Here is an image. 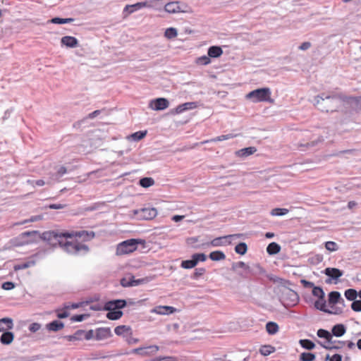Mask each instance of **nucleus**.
I'll return each instance as SVG.
<instances>
[{
	"mask_svg": "<svg viewBox=\"0 0 361 361\" xmlns=\"http://www.w3.org/2000/svg\"><path fill=\"white\" fill-rule=\"evenodd\" d=\"M43 239L50 243H58L66 252L70 254H87L89 247L83 242L88 240L90 234L86 231L72 232L47 231L42 234Z\"/></svg>",
	"mask_w": 361,
	"mask_h": 361,
	"instance_id": "obj_1",
	"label": "nucleus"
},
{
	"mask_svg": "<svg viewBox=\"0 0 361 361\" xmlns=\"http://www.w3.org/2000/svg\"><path fill=\"white\" fill-rule=\"evenodd\" d=\"M347 97L342 94H335L331 95H322L316 96L314 99V104L322 111L333 112L336 111L338 106L336 104V100H341L345 102Z\"/></svg>",
	"mask_w": 361,
	"mask_h": 361,
	"instance_id": "obj_2",
	"label": "nucleus"
},
{
	"mask_svg": "<svg viewBox=\"0 0 361 361\" xmlns=\"http://www.w3.org/2000/svg\"><path fill=\"white\" fill-rule=\"evenodd\" d=\"M126 305V301L124 300H114L108 301L105 303L104 309L108 310L106 317L110 320L119 319L123 312L120 309L123 308Z\"/></svg>",
	"mask_w": 361,
	"mask_h": 361,
	"instance_id": "obj_3",
	"label": "nucleus"
},
{
	"mask_svg": "<svg viewBox=\"0 0 361 361\" xmlns=\"http://www.w3.org/2000/svg\"><path fill=\"white\" fill-rule=\"evenodd\" d=\"M271 92L269 87L257 89L246 94V99H250L254 103L267 102L274 103L271 97Z\"/></svg>",
	"mask_w": 361,
	"mask_h": 361,
	"instance_id": "obj_4",
	"label": "nucleus"
},
{
	"mask_svg": "<svg viewBox=\"0 0 361 361\" xmlns=\"http://www.w3.org/2000/svg\"><path fill=\"white\" fill-rule=\"evenodd\" d=\"M37 231H26L22 233L16 238H12L9 241L10 246L20 247L25 245H28L34 242L33 236L36 235Z\"/></svg>",
	"mask_w": 361,
	"mask_h": 361,
	"instance_id": "obj_5",
	"label": "nucleus"
},
{
	"mask_svg": "<svg viewBox=\"0 0 361 361\" xmlns=\"http://www.w3.org/2000/svg\"><path fill=\"white\" fill-rule=\"evenodd\" d=\"M140 240L137 239H129L120 243L116 247V255H123L130 254L137 248V245Z\"/></svg>",
	"mask_w": 361,
	"mask_h": 361,
	"instance_id": "obj_6",
	"label": "nucleus"
},
{
	"mask_svg": "<svg viewBox=\"0 0 361 361\" xmlns=\"http://www.w3.org/2000/svg\"><path fill=\"white\" fill-rule=\"evenodd\" d=\"M164 10L169 13L191 12V8L188 4L179 1L167 3L164 6Z\"/></svg>",
	"mask_w": 361,
	"mask_h": 361,
	"instance_id": "obj_7",
	"label": "nucleus"
},
{
	"mask_svg": "<svg viewBox=\"0 0 361 361\" xmlns=\"http://www.w3.org/2000/svg\"><path fill=\"white\" fill-rule=\"evenodd\" d=\"M113 336L109 327H100L96 329L94 332L92 330V338L97 341H105Z\"/></svg>",
	"mask_w": 361,
	"mask_h": 361,
	"instance_id": "obj_8",
	"label": "nucleus"
},
{
	"mask_svg": "<svg viewBox=\"0 0 361 361\" xmlns=\"http://www.w3.org/2000/svg\"><path fill=\"white\" fill-rule=\"evenodd\" d=\"M207 257L203 253L194 254L192 256V259L189 260H184L181 262V267L184 269H192L194 268L199 262H204Z\"/></svg>",
	"mask_w": 361,
	"mask_h": 361,
	"instance_id": "obj_9",
	"label": "nucleus"
},
{
	"mask_svg": "<svg viewBox=\"0 0 361 361\" xmlns=\"http://www.w3.org/2000/svg\"><path fill=\"white\" fill-rule=\"evenodd\" d=\"M159 350L157 345H149L145 348H137L133 349L132 353L133 354L139 355L141 356H151L156 354Z\"/></svg>",
	"mask_w": 361,
	"mask_h": 361,
	"instance_id": "obj_10",
	"label": "nucleus"
},
{
	"mask_svg": "<svg viewBox=\"0 0 361 361\" xmlns=\"http://www.w3.org/2000/svg\"><path fill=\"white\" fill-rule=\"evenodd\" d=\"M169 106V101L165 98H157L150 101L149 107L155 111H161L167 109Z\"/></svg>",
	"mask_w": 361,
	"mask_h": 361,
	"instance_id": "obj_11",
	"label": "nucleus"
},
{
	"mask_svg": "<svg viewBox=\"0 0 361 361\" xmlns=\"http://www.w3.org/2000/svg\"><path fill=\"white\" fill-rule=\"evenodd\" d=\"M135 213L139 214L140 218L145 220L153 219L157 215V209L153 207L143 208L137 211Z\"/></svg>",
	"mask_w": 361,
	"mask_h": 361,
	"instance_id": "obj_12",
	"label": "nucleus"
},
{
	"mask_svg": "<svg viewBox=\"0 0 361 361\" xmlns=\"http://www.w3.org/2000/svg\"><path fill=\"white\" fill-rule=\"evenodd\" d=\"M242 236H243V234L238 233V234L228 235L223 236V237L216 238L210 242V245L214 247L221 246V245H224V243L223 241L224 239H233V238H240Z\"/></svg>",
	"mask_w": 361,
	"mask_h": 361,
	"instance_id": "obj_13",
	"label": "nucleus"
},
{
	"mask_svg": "<svg viewBox=\"0 0 361 361\" xmlns=\"http://www.w3.org/2000/svg\"><path fill=\"white\" fill-rule=\"evenodd\" d=\"M67 173L66 168L64 166H60L55 173H53L47 180V184L51 185L54 182L59 181L60 178Z\"/></svg>",
	"mask_w": 361,
	"mask_h": 361,
	"instance_id": "obj_14",
	"label": "nucleus"
},
{
	"mask_svg": "<svg viewBox=\"0 0 361 361\" xmlns=\"http://www.w3.org/2000/svg\"><path fill=\"white\" fill-rule=\"evenodd\" d=\"M61 43L62 46H65L68 48H74L78 46V41L74 37L64 36L61 39Z\"/></svg>",
	"mask_w": 361,
	"mask_h": 361,
	"instance_id": "obj_15",
	"label": "nucleus"
},
{
	"mask_svg": "<svg viewBox=\"0 0 361 361\" xmlns=\"http://www.w3.org/2000/svg\"><path fill=\"white\" fill-rule=\"evenodd\" d=\"M13 328V322L11 318L4 317L0 319V332L8 331Z\"/></svg>",
	"mask_w": 361,
	"mask_h": 361,
	"instance_id": "obj_16",
	"label": "nucleus"
},
{
	"mask_svg": "<svg viewBox=\"0 0 361 361\" xmlns=\"http://www.w3.org/2000/svg\"><path fill=\"white\" fill-rule=\"evenodd\" d=\"M197 105L196 102H186L177 106L175 109L176 114H181L187 110L194 109L197 108Z\"/></svg>",
	"mask_w": 361,
	"mask_h": 361,
	"instance_id": "obj_17",
	"label": "nucleus"
},
{
	"mask_svg": "<svg viewBox=\"0 0 361 361\" xmlns=\"http://www.w3.org/2000/svg\"><path fill=\"white\" fill-rule=\"evenodd\" d=\"M114 332L119 336H125L126 334L131 336L133 334L131 327L127 325H120L116 326L114 329Z\"/></svg>",
	"mask_w": 361,
	"mask_h": 361,
	"instance_id": "obj_18",
	"label": "nucleus"
},
{
	"mask_svg": "<svg viewBox=\"0 0 361 361\" xmlns=\"http://www.w3.org/2000/svg\"><path fill=\"white\" fill-rule=\"evenodd\" d=\"M150 6L147 2H138L133 5H127L124 8V11H128V13H132L135 11L140 10L145 7H149Z\"/></svg>",
	"mask_w": 361,
	"mask_h": 361,
	"instance_id": "obj_19",
	"label": "nucleus"
},
{
	"mask_svg": "<svg viewBox=\"0 0 361 361\" xmlns=\"http://www.w3.org/2000/svg\"><path fill=\"white\" fill-rule=\"evenodd\" d=\"M346 102L349 103L352 108L356 111L361 110V96L360 97H347Z\"/></svg>",
	"mask_w": 361,
	"mask_h": 361,
	"instance_id": "obj_20",
	"label": "nucleus"
},
{
	"mask_svg": "<svg viewBox=\"0 0 361 361\" xmlns=\"http://www.w3.org/2000/svg\"><path fill=\"white\" fill-rule=\"evenodd\" d=\"M175 311L176 309L171 306H158L152 310V312H155L158 314H169L173 313Z\"/></svg>",
	"mask_w": 361,
	"mask_h": 361,
	"instance_id": "obj_21",
	"label": "nucleus"
},
{
	"mask_svg": "<svg viewBox=\"0 0 361 361\" xmlns=\"http://www.w3.org/2000/svg\"><path fill=\"white\" fill-rule=\"evenodd\" d=\"M286 299H290V302H287V305H290V306H294L295 305L298 300H299V297H298V295L297 294L296 292L292 290H289L286 293Z\"/></svg>",
	"mask_w": 361,
	"mask_h": 361,
	"instance_id": "obj_22",
	"label": "nucleus"
},
{
	"mask_svg": "<svg viewBox=\"0 0 361 361\" xmlns=\"http://www.w3.org/2000/svg\"><path fill=\"white\" fill-rule=\"evenodd\" d=\"M257 152V149L255 147H249L241 149L235 152L236 156L239 157H245L253 154Z\"/></svg>",
	"mask_w": 361,
	"mask_h": 361,
	"instance_id": "obj_23",
	"label": "nucleus"
},
{
	"mask_svg": "<svg viewBox=\"0 0 361 361\" xmlns=\"http://www.w3.org/2000/svg\"><path fill=\"white\" fill-rule=\"evenodd\" d=\"M14 339V334L8 331L3 332L0 337V342L4 345H9L11 344Z\"/></svg>",
	"mask_w": 361,
	"mask_h": 361,
	"instance_id": "obj_24",
	"label": "nucleus"
},
{
	"mask_svg": "<svg viewBox=\"0 0 361 361\" xmlns=\"http://www.w3.org/2000/svg\"><path fill=\"white\" fill-rule=\"evenodd\" d=\"M324 273L326 275L335 279H338L343 275V271L336 268H326L324 270Z\"/></svg>",
	"mask_w": 361,
	"mask_h": 361,
	"instance_id": "obj_25",
	"label": "nucleus"
},
{
	"mask_svg": "<svg viewBox=\"0 0 361 361\" xmlns=\"http://www.w3.org/2000/svg\"><path fill=\"white\" fill-rule=\"evenodd\" d=\"M63 323L59 320H54L47 325V329L51 331H58L63 329Z\"/></svg>",
	"mask_w": 361,
	"mask_h": 361,
	"instance_id": "obj_26",
	"label": "nucleus"
},
{
	"mask_svg": "<svg viewBox=\"0 0 361 361\" xmlns=\"http://www.w3.org/2000/svg\"><path fill=\"white\" fill-rule=\"evenodd\" d=\"M223 50L220 47L212 46L208 49V56L212 58H217L221 56Z\"/></svg>",
	"mask_w": 361,
	"mask_h": 361,
	"instance_id": "obj_27",
	"label": "nucleus"
},
{
	"mask_svg": "<svg viewBox=\"0 0 361 361\" xmlns=\"http://www.w3.org/2000/svg\"><path fill=\"white\" fill-rule=\"evenodd\" d=\"M259 351L262 355L268 356L274 353L276 351V348L274 346L271 345H264L260 347Z\"/></svg>",
	"mask_w": 361,
	"mask_h": 361,
	"instance_id": "obj_28",
	"label": "nucleus"
},
{
	"mask_svg": "<svg viewBox=\"0 0 361 361\" xmlns=\"http://www.w3.org/2000/svg\"><path fill=\"white\" fill-rule=\"evenodd\" d=\"M318 299L314 302V307L317 310H319L321 311L327 312L326 307V302L325 300V295L322 296V298H317Z\"/></svg>",
	"mask_w": 361,
	"mask_h": 361,
	"instance_id": "obj_29",
	"label": "nucleus"
},
{
	"mask_svg": "<svg viewBox=\"0 0 361 361\" xmlns=\"http://www.w3.org/2000/svg\"><path fill=\"white\" fill-rule=\"evenodd\" d=\"M280 250H281L280 245L274 242L269 244V245L267 247V252L269 255H276V254L279 253L280 252Z\"/></svg>",
	"mask_w": 361,
	"mask_h": 361,
	"instance_id": "obj_30",
	"label": "nucleus"
},
{
	"mask_svg": "<svg viewBox=\"0 0 361 361\" xmlns=\"http://www.w3.org/2000/svg\"><path fill=\"white\" fill-rule=\"evenodd\" d=\"M345 333V328L343 324H336L332 329V334L337 337L343 336Z\"/></svg>",
	"mask_w": 361,
	"mask_h": 361,
	"instance_id": "obj_31",
	"label": "nucleus"
},
{
	"mask_svg": "<svg viewBox=\"0 0 361 361\" xmlns=\"http://www.w3.org/2000/svg\"><path fill=\"white\" fill-rule=\"evenodd\" d=\"M147 133V130L135 132L128 137V140H133L134 141H139L143 139Z\"/></svg>",
	"mask_w": 361,
	"mask_h": 361,
	"instance_id": "obj_32",
	"label": "nucleus"
},
{
	"mask_svg": "<svg viewBox=\"0 0 361 361\" xmlns=\"http://www.w3.org/2000/svg\"><path fill=\"white\" fill-rule=\"evenodd\" d=\"M209 258L213 261H219L224 259L226 255L221 251H214L209 254Z\"/></svg>",
	"mask_w": 361,
	"mask_h": 361,
	"instance_id": "obj_33",
	"label": "nucleus"
},
{
	"mask_svg": "<svg viewBox=\"0 0 361 361\" xmlns=\"http://www.w3.org/2000/svg\"><path fill=\"white\" fill-rule=\"evenodd\" d=\"M341 298V295L337 291H332L329 294V303L330 305L336 304Z\"/></svg>",
	"mask_w": 361,
	"mask_h": 361,
	"instance_id": "obj_34",
	"label": "nucleus"
},
{
	"mask_svg": "<svg viewBox=\"0 0 361 361\" xmlns=\"http://www.w3.org/2000/svg\"><path fill=\"white\" fill-rule=\"evenodd\" d=\"M299 343L303 348L307 350H312L315 347V344L309 339H300Z\"/></svg>",
	"mask_w": 361,
	"mask_h": 361,
	"instance_id": "obj_35",
	"label": "nucleus"
},
{
	"mask_svg": "<svg viewBox=\"0 0 361 361\" xmlns=\"http://www.w3.org/2000/svg\"><path fill=\"white\" fill-rule=\"evenodd\" d=\"M266 329L269 334H275L279 331V326L275 322H269L266 324Z\"/></svg>",
	"mask_w": 361,
	"mask_h": 361,
	"instance_id": "obj_36",
	"label": "nucleus"
},
{
	"mask_svg": "<svg viewBox=\"0 0 361 361\" xmlns=\"http://www.w3.org/2000/svg\"><path fill=\"white\" fill-rule=\"evenodd\" d=\"M74 20L73 18H61L59 17L53 18L51 19L50 22L54 24H65V23H72Z\"/></svg>",
	"mask_w": 361,
	"mask_h": 361,
	"instance_id": "obj_37",
	"label": "nucleus"
},
{
	"mask_svg": "<svg viewBox=\"0 0 361 361\" xmlns=\"http://www.w3.org/2000/svg\"><path fill=\"white\" fill-rule=\"evenodd\" d=\"M317 334L319 338H325L327 341V342H330L331 340L332 339L331 334L328 331L324 329H319L317 331Z\"/></svg>",
	"mask_w": 361,
	"mask_h": 361,
	"instance_id": "obj_38",
	"label": "nucleus"
},
{
	"mask_svg": "<svg viewBox=\"0 0 361 361\" xmlns=\"http://www.w3.org/2000/svg\"><path fill=\"white\" fill-rule=\"evenodd\" d=\"M154 184V180L152 178H142L140 180V185L143 188H148Z\"/></svg>",
	"mask_w": 361,
	"mask_h": 361,
	"instance_id": "obj_39",
	"label": "nucleus"
},
{
	"mask_svg": "<svg viewBox=\"0 0 361 361\" xmlns=\"http://www.w3.org/2000/svg\"><path fill=\"white\" fill-rule=\"evenodd\" d=\"M315 355L312 353H302L300 355V361H314L315 360Z\"/></svg>",
	"mask_w": 361,
	"mask_h": 361,
	"instance_id": "obj_40",
	"label": "nucleus"
},
{
	"mask_svg": "<svg viewBox=\"0 0 361 361\" xmlns=\"http://www.w3.org/2000/svg\"><path fill=\"white\" fill-rule=\"evenodd\" d=\"M247 246L245 243H240L235 247V252L242 255H245L247 252Z\"/></svg>",
	"mask_w": 361,
	"mask_h": 361,
	"instance_id": "obj_41",
	"label": "nucleus"
},
{
	"mask_svg": "<svg viewBox=\"0 0 361 361\" xmlns=\"http://www.w3.org/2000/svg\"><path fill=\"white\" fill-rule=\"evenodd\" d=\"M345 296L349 300H355L357 292L355 289H348L345 291Z\"/></svg>",
	"mask_w": 361,
	"mask_h": 361,
	"instance_id": "obj_42",
	"label": "nucleus"
},
{
	"mask_svg": "<svg viewBox=\"0 0 361 361\" xmlns=\"http://www.w3.org/2000/svg\"><path fill=\"white\" fill-rule=\"evenodd\" d=\"M42 219V216H32L31 218L28 219H25L23 221H20V222H16L13 224V226H21V225H23V224H27V223H30V222H35V221H39Z\"/></svg>",
	"mask_w": 361,
	"mask_h": 361,
	"instance_id": "obj_43",
	"label": "nucleus"
},
{
	"mask_svg": "<svg viewBox=\"0 0 361 361\" xmlns=\"http://www.w3.org/2000/svg\"><path fill=\"white\" fill-rule=\"evenodd\" d=\"M178 35V32L176 28L169 27L167 28L164 32V36L168 39H172Z\"/></svg>",
	"mask_w": 361,
	"mask_h": 361,
	"instance_id": "obj_44",
	"label": "nucleus"
},
{
	"mask_svg": "<svg viewBox=\"0 0 361 361\" xmlns=\"http://www.w3.org/2000/svg\"><path fill=\"white\" fill-rule=\"evenodd\" d=\"M288 213V209L285 208H275L271 211L272 216H283Z\"/></svg>",
	"mask_w": 361,
	"mask_h": 361,
	"instance_id": "obj_45",
	"label": "nucleus"
},
{
	"mask_svg": "<svg viewBox=\"0 0 361 361\" xmlns=\"http://www.w3.org/2000/svg\"><path fill=\"white\" fill-rule=\"evenodd\" d=\"M133 276H129L124 277L121 280V284L123 287L133 286Z\"/></svg>",
	"mask_w": 361,
	"mask_h": 361,
	"instance_id": "obj_46",
	"label": "nucleus"
},
{
	"mask_svg": "<svg viewBox=\"0 0 361 361\" xmlns=\"http://www.w3.org/2000/svg\"><path fill=\"white\" fill-rule=\"evenodd\" d=\"M35 264V262L33 260V259H30L26 262H24V263H22L20 264H18L17 266L15 267V269L16 270H18V269H27L28 267H30L32 266H34Z\"/></svg>",
	"mask_w": 361,
	"mask_h": 361,
	"instance_id": "obj_47",
	"label": "nucleus"
},
{
	"mask_svg": "<svg viewBox=\"0 0 361 361\" xmlns=\"http://www.w3.org/2000/svg\"><path fill=\"white\" fill-rule=\"evenodd\" d=\"M325 247L327 250H329L330 252H334V251L338 250V245L334 241L326 242Z\"/></svg>",
	"mask_w": 361,
	"mask_h": 361,
	"instance_id": "obj_48",
	"label": "nucleus"
},
{
	"mask_svg": "<svg viewBox=\"0 0 361 361\" xmlns=\"http://www.w3.org/2000/svg\"><path fill=\"white\" fill-rule=\"evenodd\" d=\"M206 272L205 268L201 267L195 269L192 274V278L193 279H198L200 276H203Z\"/></svg>",
	"mask_w": 361,
	"mask_h": 361,
	"instance_id": "obj_49",
	"label": "nucleus"
},
{
	"mask_svg": "<svg viewBox=\"0 0 361 361\" xmlns=\"http://www.w3.org/2000/svg\"><path fill=\"white\" fill-rule=\"evenodd\" d=\"M312 295L314 297H317V298H322V296L325 295L323 289L321 287H319V286L313 287V288H312Z\"/></svg>",
	"mask_w": 361,
	"mask_h": 361,
	"instance_id": "obj_50",
	"label": "nucleus"
},
{
	"mask_svg": "<svg viewBox=\"0 0 361 361\" xmlns=\"http://www.w3.org/2000/svg\"><path fill=\"white\" fill-rule=\"evenodd\" d=\"M235 137V135H234L233 134L223 135H220V136H218V137H216L215 138L212 139L211 142L223 141V140H228V139L233 138Z\"/></svg>",
	"mask_w": 361,
	"mask_h": 361,
	"instance_id": "obj_51",
	"label": "nucleus"
},
{
	"mask_svg": "<svg viewBox=\"0 0 361 361\" xmlns=\"http://www.w3.org/2000/svg\"><path fill=\"white\" fill-rule=\"evenodd\" d=\"M149 279L148 277L139 279H135V277L133 276V286H136L140 284L147 283L149 281Z\"/></svg>",
	"mask_w": 361,
	"mask_h": 361,
	"instance_id": "obj_52",
	"label": "nucleus"
},
{
	"mask_svg": "<svg viewBox=\"0 0 361 361\" xmlns=\"http://www.w3.org/2000/svg\"><path fill=\"white\" fill-rule=\"evenodd\" d=\"M351 308L355 312H361V300H354L351 304Z\"/></svg>",
	"mask_w": 361,
	"mask_h": 361,
	"instance_id": "obj_53",
	"label": "nucleus"
},
{
	"mask_svg": "<svg viewBox=\"0 0 361 361\" xmlns=\"http://www.w3.org/2000/svg\"><path fill=\"white\" fill-rule=\"evenodd\" d=\"M211 59L208 56H203L197 59V63L201 65H207L210 63Z\"/></svg>",
	"mask_w": 361,
	"mask_h": 361,
	"instance_id": "obj_54",
	"label": "nucleus"
},
{
	"mask_svg": "<svg viewBox=\"0 0 361 361\" xmlns=\"http://www.w3.org/2000/svg\"><path fill=\"white\" fill-rule=\"evenodd\" d=\"M152 361H177L176 358L173 356L158 357Z\"/></svg>",
	"mask_w": 361,
	"mask_h": 361,
	"instance_id": "obj_55",
	"label": "nucleus"
},
{
	"mask_svg": "<svg viewBox=\"0 0 361 361\" xmlns=\"http://www.w3.org/2000/svg\"><path fill=\"white\" fill-rule=\"evenodd\" d=\"M326 360L329 361H342V356L339 354H334L331 357H330L329 355H327Z\"/></svg>",
	"mask_w": 361,
	"mask_h": 361,
	"instance_id": "obj_56",
	"label": "nucleus"
},
{
	"mask_svg": "<svg viewBox=\"0 0 361 361\" xmlns=\"http://www.w3.org/2000/svg\"><path fill=\"white\" fill-rule=\"evenodd\" d=\"M40 328H41V324L39 323H36V322L32 323L29 326V330L33 333L39 331L40 329Z\"/></svg>",
	"mask_w": 361,
	"mask_h": 361,
	"instance_id": "obj_57",
	"label": "nucleus"
},
{
	"mask_svg": "<svg viewBox=\"0 0 361 361\" xmlns=\"http://www.w3.org/2000/svg\"><path fill=\"white\" fill-rule=\"evenodd\" d=\"M1 287L4 290H12L13 288H14L15 285L13 282L7 281V282H4L2 284Z\"/></svg>",
	"mask_w": 361,
	"mask_h": 361,
	"instance_id": "obj_58",
	"label": "nucleus"
},
{
	"mask_svg": "<svg viewBox=\"0 0 361 361\" xmlns=\"http://www.w3.org/2000/svg\"><path fill=\"white\" fill-rule=\"evenodd\" d=\"M69 316V313L68 312V310L67 309H65L63 310H60L58 312V314H57V317L60 319H63V318H66Z\"/></svg>",
	"mask_w": 361,
	"mask_h": 361,
	"instance_id": "obj_59",
	"label": "nucleus"
},
{
	"mask_svg": "<svg viewBox=\"0 0 361 361\" xmlns=\"http://www.w3.org/2000/svg\"><path fill=\"white\" fill-rule=\"evenodd\" d=\"M88 315L87 314H77V315H74L71 317V320L73 322H82L85 317H87Z\"/></svg>",
	"mask_w": 361,
	"mask_h": 361,
	"instance_id": "obj_60",
	"label": "nucleus"
},
{
	"mask_svg": "<svg viewBox=\"0 0 361 361\" xmlns=\"http://www.w3.org/2000/svg\"><path fill=\"white\" fill-rule=\"evenodd\" d=\"M126 341L128 344L132 345V344L137 343L139 342V339L136 338H133V334H132L131 336L128 335V337L126 338Z\"/></svg>",
	"mask_w": 361,
	"mask_h": 361,
	"instance_id": "obj_61",
	"label": "nucleus"
},
{
	"mask_svg": "<svg viewBox=\"0 0 361 361\" xmlns=\"http://www.w3.org/2000/svg\"><path fill=\"white\" fill-rule=\"evenodd\" d=\"M300 283H301V284H302V286L305 288H313V287H314V285L312 282L308 281L305 279L300 280Z\"/></svg>",
	"mask_w": 361,
	"mask_h": 361,
	"instance_id": "obj_62",
	"label": "nucleus"
},
{
	"mask_svg": "<svg viewBox=\"0 0 361 361\" xmlns=\"http://www.w3.org/2000/svg\"><path fill=\"white\" fill-rule=\"evenodd\" d=\"M28 182L30 183H32L34 185H36V186H39V187H41V186H43L45 185V181L42 179H39V180H29Z\"/></svg>",
	"mask_w": 361,
	"mask_h": 361,
	"instance_id": "obj_63",
	"label": "nucleus"
},
{
	"mask_svg": "<svg viewBox=\"0 0 361 361\" xmlns=\"http://www.w3.org/2000/svg\"><path fill=\"white\" fill-rule=\"evenodd\" d=\"M311 47V43L309 42H305L301 44V45L299 47V49L300 50L305 51Z\"/></svg>",
	"mask_w": 361,
	"mask_h": 361,
	"instance_id": "obj_64",
	"label": "nucleus"
}]
</instances>
